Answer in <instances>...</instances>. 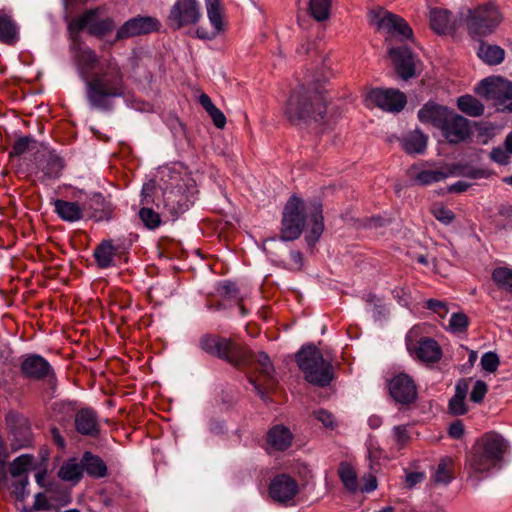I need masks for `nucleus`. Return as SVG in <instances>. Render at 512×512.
<instances>
[{
    "label": "nucleus",
    "mask_w": 512,
    "mask_h": 512,
    "mask_svg": "<svg viewBox=\"0 0 512 512\" xmlns=\"http://www.w3.org/2000/svg\"><path fill=\"white\" fill-rule=\"evenodd\" d=\"M410 355L426 364L437 363L442 357V348L432 338H425L417 345L408 349Z\"/></svg>",
    "instance_id": "nucleus-24"
},
{
    "label": "nucleus",
    "mask_w": 512,
    "mask_h": 512,
    "mask_svg": "<svg viewBox=\"0 0 512 512\" xmlns=\"http://www.w3.org/2000/svg\"><path fill=\"white\" fill-rule=\"evenodd\" d=\"M100 13L101 9L96 7L85 10L77 17L70 19L65 17L69 33L76 37L80 32L86 30L90 36L99 39L105 37L115 29L116 23L112 17L98 20Z\"/></svg>",
    "instance_id": "nucleus-7"
},
{
    "label": "nucleus",
    "mask_w": 512,
    "mask_h": 512,
    "mask_svg": "<svg viewBox=\"0 0 512 512\" xmlns=\"http://www.w3.org/2000/svg\"><path fill=\"white\" fill-rule=\"evenodd\" d=\"M139 217L145 227L148 229H156L161 224L160 215L152 208L143 207L139 211Z\"/></svg>",
    "instance_id": "nucleus-47"
},
{
    "label": "nucleus",
    "mask_w": 512,
    "mask_h": 512,
    "mask_svg": "<svg viewBox=\"0 0 512 512\" xmlns=\"http://www.w3.org/2000/svg\"><path fill=\"white\" fill-rule=\"evenodd\" d=\"M477 55L488 65H498L504 60L505 51L498 45L481 42Z\"/></svg>",
    "instance_id": "nucleus-36"
},
{
    "label": "nucleus",
    "mask_w": 512,
    "mask_h": 512,
    "mask_svg": "<svg viewBox=\"0 0 512 512\" xmlns=\"http://www.w3.org/2000/svg\"><path fill=\"white\" fill-rule=\"evenodd\" d=\"M33 509L36 511H48L51 509V505L42 493H37L33 503Z\"/></svg>",
    "instance_id": "nucleus-62"
},
{
    "label": "nucleus",
    "mask_w": 512,
    "mask_h": 512,
    "mask_svg": "<svg viewBox=\"0 0 512 512\" xmlns=\"http://www.w3.org/2000/svg\"><path fill=\"white\" fill-rule=\"evenodd\" d=\"M297 481L288 474L276 475L268 488L270 497L279 503L292 500L298 493Z\"/></svg>",
    "instance_id": "nucleus-19"
},
{
    "label": "nucleus",
    "mask_w": 512,
    "mask_h": 512,
    "mask_svg": "<svg viewBox=\"0 0 512 512\" xmlns=\"http://www.w3.org/2000/svg\"><path fill=\"white\" fill-rule=\"evenodd\" d=\"M332 0H310L308 14L317 22L329 19Z\"/></svg>",
    "instance_id": "nucleus-39"
},
{
    "label": "nucleus",
    "mask_w": 512,
    "mask_h": 512,
    "mask_svg": "<svg viewBox=\"0 0 512 512\" xmlns=\"http://www.w3.org/2000/svg\"><path fill=\"white\" fill-rule=\"evenodd\" d=\"M453 479V459L450 457H444L440 460L433 480L435 483L447 485Z\"/></svg>",
    "instance_id": "nucleus-40"
},
{
    "label": "nucleus",
    "mask_w": 512,
    "mask_h": 512,
    "mask_svg": "<svg viewBox=\"0 0 512 512\" xmlns=\"http://www.w3.org/2000/svg\"><path fill=\"white\" fill-rule=\"evenodd\" d=\"M75 60L81 76L86 83V98L91 108L109 111L113 107V99L124 95V74L114 57L99 61L96 52L89 48L79 47Z\"/></svg>",
    "instance_id": "nucleus-1"
},
{
    "label": "nucleus",
    "mask_w": 512,
    "mask_h": 512,
    "mask_svg": "<svg viewBox=\"0 0 512 512\" xmlns=\"http://www.w3.org/2000/svg\"><path fill=\"white\" fill-rule=\"evenodd\" d=\"M295 360L304 374V379L316 386H328L333 380V368L313 344L304 345L296 353Z\"/></svg>",
    "instance_id": "nucleus-6"
},
{
    "label": "nucleus",
    "mask_w": 512,
    "mask_h": 512,
    "mask_svg": "<svg viewBox=\"0 0 512 512\" xmlns=\"http://www.w3.org/2000/svg\"><path fill=\"white\" fill-rule=\"evenodd\" d=\"M217 291L221 296L226 297L228 299H234V300L240 299L239 289H238L237 285L233 282L225 281V282L219 284Z\"/></svg>",
    "instance_id": "nucleus-49"
},
{
    "label": "nucleus",
    "mask_w": 512,
    "mask_h": 512,
    "mask_svg": "<svg viewBox=\"0 0 512 512\" xmlns=\"http://www.w3.org/2000/svg\"><path fill=\"white\" fill-rule=\"evenodd\" d=\"M367 106L375 105L387 112H400L406 105V96L397 89L376 88L370 90L364 98Z\"/></svg>",
    "instance_id": "nucleus-14"
},
{
    "label": "nucleus",
    "mask_w": 512,
    "mask_h": 512,
    "mask_svg": "<svg viewBox=\"0 0 512 512\" xmlns=\"http://www.w3.org/2000/svg\"><path fill=\"white\" fill-rule=\"evenodd\" d=\"M202 18L201 4L198 0H176L167 17V25L173 30L195 26Z\"/></svg>",
    "instance_id": "nucleus-10"
},
{
    "label": "nucleus",
    "mask_w": 512,
    "mask_h": 512,
    "mask_svg": "<svg viewBox=\"0 0 512 512\" xmlns=\"http://www.w3.org/2000/svg\"><path fill=\"white\" fill-rule=\"evenodd\" d=\"M292 441V432L281 424L270 428L266 435L267 445L274 451H286L292 445Z\"/></svg>",
    "instance_id": "nucleus-26"
},
{
    "label": "nucleus",
    "mask_w": 512,
    "mask_h": 512,
    "mask_svg": "<svg viewBox=\"0 0 512 512\" xmlns=\"http://www.w3.org/2000/svg\"><path fill=\"white\" fill-rule=\"evenodd\" d=\"M163 205L174 221L189 209L188 196L180 188H166L163 192Z\"/></svg>",
    "instance_id": "nucleus-23"
},
{
    "label": "nucleus",
    "mask_w": 512,
    "mask_h": 512,
    "mask_svg": "<svg viewBox=\"0 0 512 512\" xmlns=\"http://www.w3.org/2000/svg\"><path fill=\"white\" fill-rule=\"evenodd\" d=\"M392 293L401 306L408 307L410 305V294L406 288L396 287Z\"/></svg>",
    "instance_id": "nucleus-60"
},
{
    "label": "nucleus",
    "mask_w": 512,
    "mask_h": 512,
    "mask_svg": "<svg viewBox=\"0 0 512 512\" xmlns=\"http://www.w3.org/2000/svg\"><path fill=\"white\" fill-rule=\"evenodd\" d=\"M481 366L486 372H495L499 366V358L493 352H487L481 357Z\"/></svg>",
    "instance_id": "nucleus-51"
},
{
    "label": "nucleus",
    "mask_w": 512,
    "mask_h": 512,
    "mask_svg": "<svg viewBox=\"0 0 512 512\" xmlns=\"http://www.w3.org/2000/svg\"><path fill=\"white\" fill-rule=\"evenodd\" d=\"M19 371L24 379L30 381H47L55 385L56 373L49 361L36 353H29L21 356Z\"/></svg>",
    "instance_id": "nucleus-11"
},
{
    "label": "nucleus",
    "mask_w": 512,
    "mask_h": 512,
    "mask_svg": "<svg viewBox=\"0 0 512 512\" xmlns=\"http://www.w3.org/2000/svg\"><path fill=\"white\" fill-rule=\"evenodd\" d=\"M439 130L449 143L457 144L469 136V122L451 110Z\"/></svg>",
    "instance_id": "nucleus-17"
},
{
    "label": "nucleus",
    "mask_w": 512,
    "mask_h": 512,
    "mask_svg": "<svg viewBox=\"0 0 512 512\" xmlns=\"http://www.w3.org/2000/svg\"><path fill=\"white\" fill-rule=\"evenodd\" d=\"M394 441L399 447H402L409 441V432L408 428L405 425L395 426L392 430Z\"/></svg>",
    "instance_id": "nucleus-54"
},
{
    "label": "nucleus",
    "mask_w": 512,
    "mask_h": 512,
    "mask_svg": "<svg viewBox=\"0 0 512 512\" xmlns=\"http://www.w3.org/2000/svg\"><path fill=\"white\" fill-rule=\"evenodd\" d=\"M36 144V140L30 136H22L19 137L12 145L11 150L9 151V157H19L33 148V145Z\"/></svg>",
    "instance_id": "nucleus-44"
},
{
    "label": "nucleus",
    "mask_w": 512,
    "mask_h": 512,
    "mask_svg": "<svg viewBox=\"0 0 512 512\" xmlns=\"http://www.w3.org/2000/svg\"><path fill=\"white\" fill-rule=\"evenodd\" d=\"M458 108L469 116L477 117L483 114L484 106L471 95H464L457 100Z\"/></svg>",
    "instance_id": "nucleus-42"
},
{
    "label": "nucleus",
    "mask_w": 512,
    "mask_h": 512,
    "mask_svg": "<svg viewBox=\"0 0 512 512\" xmlns=\"http://www.w3.org/2000/svg\"><path fill=\"white\" fill-rule=\"evenodd\" d=\"M130 245L121 239L102 240L93 251L97 266L100 269L116 266V260L122 259L128 253Z\"/></svg>",
    "instance_id": "nucleus-12"
},
{
    "label": "nucleus",
    "mask_w": 512,
    "mask_h": 512,
    "mask_svg": "<svg viewBox=\"0 0 512 512\" xmlns=\"http://www.w3.org/2000/svg\"><path fill=\"white\" fill-rule=\"evenodd\" d=\"M426 329V324H416L414 325L406 334L405 343L407 350L412 348V346L417 345L423 339L427 338L424 336Z\"/></svg>",
    "instance_id": "nucleus-46"
},
{
    "label": "nucleus",
    "mask_w": 512,
    "mask_h": 512,
    "mask_svg": "<svg viewBox=\"0 0 512 512\" xmlns=\"http://www.w3.org/2000/svg\"><path fill=\"white\" fill-rule=\"evenodd\" d=\"M65 163L62 157L55 152H48L43 155L39 170L43 173L44 179H57L60 177Z\"/></svg>",
    "instance_id": "nucleus-31"
},
{
    "label": "nucleus",
    "mask_w": 512,
    "mask_h": 512,
    "mask_svg": "<svg viewBox=\"0 0 512 512\" xmlns=\"http://www.w3.org/2000/svg\"><path fill=\"white\" fill-rule=\"evenodd\" d=\"M86 219L96 222L112 218L114 207L101 193H93L82 204Z\"/></svg>",
    "instance_id": "nucleus-18"
},
{
    "label": "nucleus",
    "mask_w": 512,
    "mask_h": 512,
    "mask_svg": "<svg viewBox=\"0 0 512 512\" xmlns=\"http://www.w3.org/2000/svg\"><path fill=\"white\" fill-rule=\"evenodd\" d=\"M27 485V476L21 477V479L13 483V493L15 494L17 500L23 501L26 498L28 495V492L26 491Z\"/></svg>",
    "instance_id": "nucleus-55"
},
{
    "label": "nucleus",
    "mask_w": 512,
    "mask_h": 512,
    "mask_svg": "<svg viewBox=\"0 0 512 512\" xmlns=\"http://www.w3.org/2000/svg\"><path fill=\"white\" fill-rule=\"evenodd\" d=\"M160 28V22L157 18L152 16H136L125 21L116 31V36L112 44L137 37L147 35L152 32H157Z\"/></svg>",
    "instance_id": "nucleus-15"
},
{
    "label": "nucleus",
    "mask_w": 512,
    "mask_h": 512,
    "mask_svg": "<svg viewBox=\"0 0 512 512\" xmlns=\"http://www.w3.org/2000/svg\"><path fill=\"white\" fill-rule=\"evenodd\" d=\"M401 145L409 154H422L427 147V136L419 130H414L402 138Z\"/></svg>",
    "instance_id": "nucleus-34"
},
{
    "label": "nucleus",
    "mask_w": 512,
    "mask_h": 512,
    "mask_svg": "<svg viewBox=\"0 0 512 512\" xmlns=\"http://www.w3.org/2000/svg\"><path fill=\"white\" fill-rule=\"evenodd\" d=\"M488 391L487 384L482 380H477L470 393V400L474 403H480Z\"/></svg>",
    "instance_id": "nucleus-52"
},
{
    "label": "nucleus",
    "mask_w": 512,
    "mask_h": 512,
    "mask_svg": "<svg viewBox=\"0 0 512 512\" xmlns=\"http://www.w3.org/2000/svg\"><path fill=\"white\" fill-rule=\"evenodd\" d=\"M449 435L454 439H459L464 434V427L460 421H455L449 426Z\"/></svg>",
    "instance_id": "nucleus-63"
},
{
    "label": "nucleus",
    "mask_w": 512,
    "mask_h": 512,
    "mask_svg": "<svg viewBox=\"0 0 512 512\" xmlns=\"http://www.w3.org/2000/svg\"><path fill=\"white\" fill-rule=\"evenodd\" d=\"M363 485L361 486L362 492H372L377 488V479L376 476L372 473L366 475L362 479Z\"/></svg>",
    "instance_id": "nucleus-61"
},
{
    "label": "nucleus",
    "mask_w": 512,
    "mask_h": 512,
    "mask_svg": "<svg viewBox=\"0 0 512 512\" xmlns=\"http://www.w3.org/2000/svg\"><path fill=\"white\" fill-rule=\"evenodd\" d=\"M430 212L439 222L444 225H450L455 219V214L453 211L442 203H434L430 208Z\"/></svg>",
    "instance_id": "nucleus-45"
},
{
    "label": "nucleus",
    "mask_w": 512,
    "mask_h": 512,
    "mask_svg": "<svg viewBox=\"0 0 512 512\" xmlns=\"http://www.w3.org/2000/svg\"><path fill=\"white\" fill-rule=\"evenodd\" d=\"M425 307L442 318H444L448 313L447 303L441 300L429 299L426 301Z\"/></svg>",
    "instance_id": "nucleus-53"
},
{
    "label": "nucleus",
    "mask_w": 512,
    "mask_h": 512,
    "mask_svg": "<svg viewBox=\"0 0 512 512\" xmlns=\"http://www.w3.org/2000/svg\"><path fill=\"white\" fill-rule=\"evenodd\" d=\"M315 417L317 420H319L325 427L327 428H333L334 422H333V415L324 409H319L314 411Z\"/></svg>",
    "instance_id": "nucleus-59"
},
{
    "label": "nucleus",
    "mask_w": 512,
    "mask_h": 512,
    "mask_svg": "<svg viewBox=\"0 0 512 512\" xmlns=\"http://www.w3.org/2000/svg\"><path fill=\"white\" fill-rule=\"evenodd\" d=\"M308 217V232L305 237L308 245L313 247L324 231L322 205L315 202L306 208L304 201L293 195L287 201L282 217L280 238L283 241H293L300 237Z\"/></svg>",
    "instance_id": "nucleus-4"
},
{
    "label": "nucleus",
    "mask_w": 512,
    "mask_h": 512,
    "mask_svg": "<svg viewBox=\"0 0 512 512\" xmlns=\"http://www.w3.org/2000/svg\"><path fill=\"white\" fill-rule=\"evenodd\" d=\"M208 19L213 27L212 31L198 27L195 36L201 40H213L224 30L223 13L220 0H205Z\"/></svg>",
    "instance_id": "nucleus-20"
},
{
    "label": "nucleus",
    "mask_w": 512,
    "mask_h": 512,
    "mask_svg": "<svg viewBox=\"0 0 512 512\" xmlns=\"http://www.w3.org/2000/svg\"><path fill=\"white\" fill-rule=\"evenodd\" d=\"M502 21V15L497 6L492 3L478 5L468 10L465 18L468 33L473 37H484L494 32Z\"/></svg>",
    "instance_id": "nucleus-8"
},
{
    "label": "nucleus",
    "mask_w": 512,
    "mask_h": 512,
    "mask_svg": "<svg viewBox=\"0 0 512 512\" xmlns=\"http://www.w3.org/2000/svg\"><path fill=\"white\" fill-rule=\"evenodd\" d=\"M199 103L211 117L213 124L217 128L223 129L226 125V117L223 112L213 104L211 98L203 93L199 97Z\"/></svg>",
    "instance_id": "nucleus-37"
},
{
    "label": "nucleus",
    "mask_w": 512,
    "mask_h": 512,
    "mask_svg": "<svg viewBox=\"0 0 512 512\" xmlns=\"http://www.w3.org/2000/svg\"><path fill=\"white\" fill-rule=\"evenodd\" d=\"M389 56L399 76L407 80L416 75V62L412 52L405 46L390 48Z\"/></svg>",
    "instance_id": "nucleus-22"
},
{
    "label": "nucleus",
    "mask_w": 512,
    "mask_h": 512,
    "mask_svg": "<svg viewBox=\"0 0 512 512\" xmlns=\"http://www.w3.org/2000/svg\"><path fill=\"white\" fill-rule=\"evenodd\" d=\"M368 458L370 461V468L372 470L376 469V465L378 464V460L382 456L383 452L380 448L374 446L372 442L368 444Z\"/></svg>",
    "instance_id": "nucleus-57"
},
{
    "label": "nucleus",
    "mask_w": 512,
    "mask_h": 512,
    "mask_svg": "<svg viewBox=\"0 0 512 512\" xmlns=\"http://www.w3.org/2000/svg\"><path fill=\"white\" fill-rule=\"evenodd\" d=\"M490 158L501 165H506L509 163L510 156L507 150L502 149L501 147L494 148L490 153Z\"/></svg>",
    "instance_id": "nucleus-56"
},
{
    "label": "nucleus",
    "mask_w": 512,
    "mask_h": 512,
    "mask_svg": "<svg viewBox=\"0 0 512 512\" xmlns=\"http://www.w3.org/2000/svg\"><path fill=\"white\" fill-rule=\"evenodd\" d=\"M34 457L23 454L15 458L10 464L9 471L12 477H24L33 464Z\"/></svg>",
    "instance_id": "nucleus-43"
},
{
    "label": "nucleus",
    "mask_w": 512,
    "mask_h": 512,
    "mask_svg": "<svg viewBox=\"0 0 512 512\" xmlns=\"http://www.w3.org/2000/svg\"><path fill=\"white\" fill-rule=\"evenodd\" d=\"M507 450V442L496 433L485 434L473 446L466 461L467 480L476 486L486 478L494 468H500V463Z\"/></svg>",
    "instance_id": "nucleus-5"
},
{
    "label": "nucleus",
    "mask_w": 512,
    "mask_h": 512,
    "mask_svg": "<svg viewBox=\"0 0 512 512\" xmlns=\"http://www.w3.org/2000/svg\"><path fill=\"white\" fill-rule=\"evenodd\" d=\"M450 111V109L442 105H438L434 102H427L418 111V119L423 124H430L437 129H440Z\"/></svg>",
    "instance_id": "nucleus-25"
},
{
    "label": "nucleus",
    "mask_w": 512,
    "mask_h": 512,
    "mask_svg": "<svg viewBox=\"0 0 512 512\" xmlns=\"http://www.w3.org/2000/svg\"><path fill=\"white\" fill-rule=\"evenodd\" d=\"M371 22L383 33L386 40L396 38L400 41L411 39L413 32L405 19L383 8L370 13Z\"/></svg>",
    "instance_id": "nucleus-9"
},
{
    "label": "nucleus",
    "mask_w": 512,
    "mask_h": 512,
    "mask_svg": "<svg viewBox=\"0 0 512 512\" xmlns=\"http://www.w3.org/2000/svg\"><path fill=\"white\" fill-rule=\"evenodd\" d=\"M75 430L82 436L98 438L101 433V425L98 413L92 408H81L75 414Z\"/></svg>",
    "instance_id": "nucleus-21"
},
{
    "label": "nucleus",
    "mask_w": 512,
    "mask_h": 512,
    "mask_svg": "<svg viewBox=\"0 0 512 512\" xmlns=\"http://www.w3.org/2000/svg\"><path fill=\"white\" fill-rule=\"evenodd\" d=\"M19 40V27L12 15L0 10V42L12 46Z\"/></svg>",
    "instance_id": "nucleus-29"
},
{
    "label": "nucleus",
    "mask_w": 512,
    "mask_h": 512,
    "mask_svg": "<svg viewBox=\"0 0 512 512\" xmlns=\"http://www.w3.org/2000/svg\"><path fill=\"white\" fill-rule=\"evenodd\" d=\"M326 79L313 77L289 96L284 114L295 125L323 120L327 111Z\"/></svg>",
    "instance_id": "nucleus-3"
},
{
    "label": "nucleus",
    "mask_w": 512,
    "mask_h": 512,
    "mask_svg": "<svg viewBox=\"0 0 512 512\" xmlns=\"http://www.w3.org/2000/svg\"><path fill=\"white\" fill-rule=\"evenodd\" d=\"M468 323V317L464 313H453L449 320V330L452 333H464L467 330Z\"/></svg>",
    "instance_id": "nucleus-48"
},
{
    "label": "nucleus",
    "mask_w": 512,
    "mask_h": 512,
    "mask_svg": "<svg viewBox=\"0 0 512 512\" xmlns=\"http://www.w3.org/2000/svg\"><path fill=\"white\" fill-rule=\"evenodd\" d=\"M54 211L61 220L66 222H77L85 219L83 206L78 202L57 199L54 202Z\"/></svg>",
    "instance_id": "nucleus-28"
},
{
    "label": "nucleus",
    "mask_w": 512,
    "mask_h": 512,
    "mask_svg": "<svg viewBox=\"0 0 512 512\" xmlns=\"http://www.w3.org/2000/svg\"><path fill=\"white\" fill-rule=\"evenodd\" d=\"M338 474L345 488L352 490V465L349 462H342L338 469Z\"/></svg>",
    "instance_id": "nucleus-50"
},
{
    "label": "nucleus",
    "mask_w": 512,
    "mask_h": 512,
    "mask_svg": "<svg viewBox=\"0 0 512 512\" xmlns=\"http://www.w3.org/2000/svg\"><path fill=\"white\" fill-rule=\"evenodd\" d=\"M477 93L488 100H493L498 104L510 101L505 109L512 111V82L502 77H488L483 79L478 88Z\"/></svg>",
    "instance_id": "nucleus-13"
},
{
    "label": "nucleus",
    "mask_w": 512,
    "mask_h": 512,
    "mask_svg": "<svg viewBox=\"0 0 512 512\" xmlns=\"http://www.w3.org/2000/svg\"><path fill=\"white\" fill-rule=\"evenodd\" d=\"M366 302V309L374 318L375 321L385 319L389 314V309L381 298L376 297L373 294H367L364 297Z\"/></svg>",
    "instance_id": "nucleus-38"
},
{
    "label": "nucleus",
    "mask_w": 512,
    "mask_h": 512,
    "mask_svg": "<svg viewBox=\"0 0 512 512\" xmlns=\"http://www.w3.org/2000/svg\"><path fill=\"white\" fill-rule=\"evenodd\" d=\"M409 173L413 183L420 186H428L441 182L449 176V172L442 168L420 169L418 167H412Z\"/></svg>",
    "instance_id": "nucleus-27"
},
{
    "label": "nucleus",
    "mask_w": 512,
    "mask_h": 512,
    "mask_svg": "<svg viewBox=\"0 0 512 512\" xmlns=\"http://www.w3.org/2000/svg\"><path fill=\"white\" fill-rule=\"evenodd\" d=\"M391 397L400 404L408 405L417 398V388L414 380L405 373L395 375L388 383Z\"/></svg>",
    "instance_id": "nucleus-16"
},
{
    "label": "nucleus",
    "mask_w": 512,
    "mask_h": 512,
    "mask_svg": "<svg viewBox=\"0 0 512 512\" xmlns=\"http://www.w3.org/2000/svg\"><path fill=\"white\" fill-rule=\"evenodd\" d=\"M315 50H317L316 43L308 39L306 42L300 44L297 48V53L300 55H308Z\"/></svg>",
    "instance_id": "nucleus-64"
},
{
    "label": "nucleus",
    "mask_w": 512,
    "mask_h": 512,
    "mask_svg": "<svg viewBox=\"0 0 512 512\" xmlns=\"http://www.w3.org/2000/svg\"><path fill=\"white\" fill-rule=\"evenodd\" d=\"M83 472L94 479H101L108 475V468L103 459L90 451H85L81 457Z\"/></svg>",
    "instance_id": "nucleus-30"
},
{
    "label": "nucleus",
    "mask_w": 512,
    "mask_h": 512,
    "mask_svg": "<svg viewBox=\"0 0 512 512\" xmlns=\"http://www.w3.org/2000/svg\"><path fill=\"white\" fill-rule=\"evenodd\" d=\"M83 473L82 462L78 463L75 458H72L62 464L58 470V477L63 481L77 484L82 479Z\"/></svg>",
    "instance_id": "nucleus-35"
},
{
    "label": "nucleus",
    "mask_w": 512,
    "mask_h": 512,
    "mask_svg": "<svg viewBox=\"0 0 512 512\" xmlns=\"http://www.w3.org/2000/svg\"><path fill=\"white\" fill-rule=\"evenodd\" d=\"M491 280L500 291L512 295V266H495L491 271Z\"/></svg>",
    "instance_id": "nucleus-33"
},
{
    "label": "nucleus",
    "mask_w": 512,
    "mask_h": 512,
    "mask_svg": "<svg viewBox=\"0 0 512 512\" xmlns=\"http://www.w3.org/2000/svg\"><path fill=\"white\" fill-rule=\"evenodd\" d=\"M461 174L471 179L489 178L491 176V172L486 168L466 169Z\"/></svg>",
    "instance_id": "nucleus-58"
},
{
    "label": "nucleus",
    "mask_w": 512,
    "mask_h": 512,
    "mask_svg": "<svg viewBox=\"0 0 512 512\" xmlns=\"http://www.w3.org/2000/svg\"><path fill=\"white\" fill-rule=\"evenodd\" d=\"M430 23L435 32L444 34L450 28V14L446 10L432 9L430 12Z\"/></svg>",
    "instance_id": "nucleus-41"
},
{
    "label": "nucleus",
    "mask_w": 512,
    "mask_h": 512,
    "mask_svg": "<svg viewBox=\"0 0 512 512\" xmlns=\"http://www.w3.org/2000/svg\"><path fill=\"white\" fill-rule=\"evenodd\" d=\"M469 390V380L460 379L455 387V394L449 401V411L453 415H463L467 412L465 398Z\"/></svg>",
    "instance_id": "nucleus-32"
},
{
    "label": "nucleus",
    "mask_w": 512,
    "mask_h": 512,
    "mask_svg": "<svg viewBox=\"0 0 512 512\" xmlns=\"http://www.w3.org/2000/svg\"><path fill=\"white\" fill-rule=\"evenodd\" d=\"M199 347L207 354L224 360L236 368L253 367L269 382L274 383V366L267 353L254 352L231 339L205 334L199 340Z\"/></svg>",
    "instance_id": "nucleus-2"
}]
</instances>
